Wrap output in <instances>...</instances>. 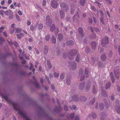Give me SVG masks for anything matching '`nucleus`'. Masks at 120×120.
<instances>
[{
  "label": "nucleus",
  "mask_w": 120,
  "mask_h": 120,
  "mask_svg": "<svg viewBox=\"0 0 120 120\" xmlns=\"http://www.w3.org/2000/svg\"><path fill=\"white\" fill-rule=\"evenodd\" d=\"M12 104L14 109L17 111L19 114L22 116L25 120H31L27 117L24 112L21 110L20 108L19 107V105L17 103L13 102L12 103Z\"/></svg>",
  "instance_id": "obj_1"
},
{
  "label": "nucleus",
  "mask_w": 120,
  "mask_h": 120,
  "mask_svg": "<svg viewBox=\"0 0 120 120\" xmlns=\"http://www.w3.org/2000/svg\"><path fill=\"white\" fill-rule=\"evenodd\" d=\"M77 52V50L74 49L68 54V58L69 59L72 60L74 59V56Z\"/></svg>",
  "instance_id": "obj_2"
},
{
  "label": "nucleus",
  "mask_w": 120,
  "mask_h": 120,
  "mask_svg": "<svg viewBox=\"0 0 120 120\" xmlns=\"http://www.w3.org/2000/svg\"><path fill=\"white\" fill-rule=\"evenodd\" d=\"M109 40L108 38L107 37H105L102 40L101 44L102 45L104 46L108 44Z\"/></svg>",
  "instance_id": "obj_3"
},
{
  "label": "nucleus",
  "mask_w": 120,
  "mask_h": 120,
  "mask_svg": "<svg viewBox=\"0 0 120 120\" xmlns=\"http://www.w3.org/2000/svg\"><path fill=\"white\" fill-rule=\"evenodd\" d=\"M60 6L61 9L66 12H67L69 9L68 6L65 3H61Z\"/></svg>",
  "instance_id": "obj_4"
},
{
  "label": "nucleus",
  "mask_w": 120,
  "mask_h": 120,
  "mask_svg": "<svg viewBox=\"0 0 120 120\" xmlns=\"http://www.w3.org/2000/svg\"><path fill=\"white\" fill-rule=\"evenodd\" d=\"M46 24L48 26H50L51 25L52 21L51 19H50V16L49 15H47L46 18Z\"/></svg>",
  "instance_id": "obj_5"
},
{
  "label": "nucleus",
  "mask_w": 120,
  "mask_h": 120,
  "mask_svg": "<svg viewBox=\"0 0 120 120\" xmlns=\"http://www.w3.org/2000/svg\"><path fill=\"white\" fill-rule=\"evenodd\" d=\"M70 67L72 68L71 70H75L76 68V63L74 61L70 63L69 62Z\"/></svg>",
  "instance_id": "obj_6"
},
{
  "label": "nucleus",
  "mask_w": 120,
  "mask_h": 120,
  "mask_svg": "<svg viewBox=\"0 0 120 120\" xmlns=\"http://www.w3.org/2000/svg\"><path fill=\"white\" fill-rule=\"evenodd\" d=\"M114 75L116 78L117 79H119V78L120 73L118 69H117L116 70H115L114 71Z\"/></svg>",
  "instance_id": "obj_7"
},
{
  "label": "nucleus",
  "mask_w": 120,
  "mask_h": 120,
  "mask_svg": "<svg viewBox=\"0 0 120 120\" xmlns=\"http://www.w3.org/2000/svg\"><path fill=\"white\" fill-rule=\"evenodd\" d=\"M96 43L94 41L92 42L91 44V47L92 49H93L95 50L96 49Z\"/></svg>",
  "instance_id": "obj_8"
},
{
  "label": "nucleus",
  "mask_w": 120,
  "mask_h": 120,
  "mask_svg": "<svg viewBox=\"0 0 120 120\" xmlns=\"http://www.w3.org/2000/svg\"><path fill=\"white\" fill-rule=\"evenodd\" d=\"M51 4L52 7L54 8H56L57 7V3L55 1H52V2Z\"/></svg>",
  "instance_id": "obj_9"
},
{
  "label": "nucleus",
  "mask_w": 120,
  "mask_h": 120,
  "mask_svg": "<svg viewBox=\"0 0 120 120\" xmlns=\"http://www.w3.org/2000/svg\"><path fill=\"white\" fill-rule=\"evenodd\" d=\"M7 41L8 43L9 44L11 45H12L13 44H14L16 47H18V43L17 42L15 41L13 43L12 42H11V41L10 43L9 41L8 40Z\"/></svg>",
  "instance_id": "obj_10"
},
{
  "label": "nucleus",
  "mask_w": 120,
  "mask_h": 120,
  "mask_svg": "<svg viewBox=\"0 0 120 120\" xmlns=\"http://www.w3.org/2000/svg\"><path fill=\"white\" fill-rule=\"evenodd\" d=\"M83 32V31L81 27H79V29L78 32L79 34L82 37L84 36Z\"/></svg>",
  "instance_id": "obj_11"
},
{
  "label": "nucleus",
  "mask_w": 120,
  "mask_h": 120,
  "mask_svg": "<svg viewBox=\"0 0 120 120\" xmlns=\"http://www.w3.org/2000/svg\"><path fill=\"white\" fill-rule=\"evenodd\" d=\"M13 12L11 10H9L6 11L5 12V14L6 15L8 16L13 14Z\"/></svg>",
  "instance_id": "obj_12"
},
{
  "label": "nucleus",
  "mask_w": 120,
  "mask_h": 120,
  "mask_svg": "<svg viewBox=\"0 0 120 120\" xmlns=\"http://www.w3.org/2000/svg\"><path fill=\"white\" fill-rule=\"evenodd\" d=\"M59 14L61 19H63L65 16V14L64 12L60 10L59 11Z\"/></svg>",
  "instance_id": "obj_13"
},
{
  "label": "nucleus",
  "mask_w": 120,
  "mask_h": 120,
  "mask_svg": "<svg viewBox=\"0 0 120 120\" xmlns=\"http://www.w3.org/2000/svg\"><path fill=\"white\" fill-rule=\"evenodd\" d=\"M90 29L91 30V31L93 33H94V30L95 31V32H99V30L97 28H93L92 27H90Z\"/></svg>",
  "instance_id": "obj_14"
},
{
  "label": "nucleus",
  "mask_w": 120,
  "mask_h": 120,
  "mask_svg": "<svg viewBox=\"0 0 120 120\" xmlns=\"http://www.w3.org/2000/svg\"><path fill=\"white\" fill-rule=\"evenodd\" d=\"M52 42L53 44H55L56 42V39L55 36L52 35L50 40Z\"/></svg>",
  "instance_id": "obj_15"
},
{
  "label": "nucleus",
  "mask_w": 120,
  "mask_h": 120,
  "mask_svg": "<svg viewBox=\"0 0 120 120\" xmlns=\"http://www.w3.org/2000/svg\"><path fill=\"white\" fill-rule=\"evenodd\" d=\"M78 12H77V14H75L73 16V19L74 21H75V20H77L78 19V18H79V16L78 15Z\"/></svg>",
  "instance_id": "obj_16"
},
{
  "label": "nucleus",
  "mask_w": 120,
  "mask_h": 120,
  "mask_svg": "<svg viewBox=\"0 0 120 120\" xmlns=\"http://www.w3.org/2000/svg\"><path fill=\"white\" fill-rule=\"evenodd\" d=\"M48 51V48L47 46H44V52L45 54H47Z\"/></svg>",
  "instance_id": "obj_17"
},
{
  "label": "nucleus",
  "mask_w": 120,
  "mask_h": 120,
  "mask_svg": "<svg viewBox=\"0 0 120 120\" xmlns=\"http://www.w3.org/2000/svg\"><path fill=\"white\" fill-rule=\"evenodd\" d=\"M74 43V42L72 41H69L67 43V45L69 46H71Z\"/></svg>",
  "instance_id": "obj_18"
},
{
  "label": "nucleus",
  "mask_w": 120,
  "mask_h": 120,
  "mask_svg": "<svg viewBox=\"0 0 120 120\" xmlns=\"http://www.w3.org/2000/svg\"><path fill=\"white\" fill-rule=\"evenodd\" d=\"M63 38V35L62 34H58V39L59 41L62 40Z\"/></svg>",
  "instance_id": "obj_19"
},
{
  "label": "nucleus",
  "mask_w": 120,
  "mask_h": 120,
  "mask_svg": "<svg viewBox=\"0 0 120 120\" xmlns=\"http://www.w3.org/2000/svg\"><path fill=\"white\" fill-rule=\"evenodd\" d=\"M72 99L73 101L76 102L77 101L79 100L78 97L77 95H75L72 97Z\"/></svg>",
  "instance_id": "obj_20"
},
{
  "label": "nucleus",
  "mask_w": 120,
  "mask_h": 120,
  "mask_svg": "<svg viewBox=\"0 0 120 120\" xmlns=\"http://www.w3.org/2000/svg\"><path fill=\"white\" fill-rule=\"evenodd\" d=\"M86 2V0H80L79 3L82 6H83Z\"/></svg>",
  "instance_id": "obj_21"
},
{
  "label": "nucleus",
  "mask_w": 120,
  "mask_h": 120,
  "mask_svg": "<svg viewBox=\"0 0 120 120\" xmlns=\"http://www.w3.org/2000/svg\"><path fill=\"white\" fill-rule=\"evenodd\" d=\"M110 75L112 82L113 83H114V76H113L112 73V72H111Z\"/></svg>",
  "instance_id": "obj_22"
},
{
  "label": "nucleus",
  "mask_w": 120,
  "mask_h": 120,
  "mask_svg": "<svg viewBox=\"0 0 120 120\" xmlns=\"http://www.w3.org/2000/svg\"><path fill=\"white\" fill-rule=\"evenodd\" d=\"M47 64L48 68L50 69L52 68V66L50 64V61L49 60H47Z\"/></svg>",
  "instance_id": "obj_23"
},
{
  "label": "nucleus",
  "mask_w": 120,
  "mask_h": 120,
  "mask_svg": "<svg viewBox=\"0 0 120 120\" xmlns=\"http://www.w3.org/2000/svg\"><path fill=\"white\" fill-rule=\"evenodd\" d=\"M100 119L101 120H104V117L105 116V115L104 113L103 112H102L100 114Z\"/></svg>",
  "instance_id": "obj_24"
},
{
  "label": "nucleus",
  "mask_w": 120,
  "mask_h": 120,
  "mask_svg": "<svg viewBox=\"0 0 120 120\" xmlns=\"http://www.w3.org/2000/svg\"><path fill=\"white\" fill-rule=\"evenodd\" d=\"M101 59L102 61H104L106 59V57L104 54H103L101 56Z\"/></svg>",
  "instance_id": "obj_25"
},
{
  "label": "nucleus",
  "mask_w": 120,
  "mask_h": 120,
  "mask_svg": "<svg viewBox=\"0 0 120 120\" xmlns=\"http://www.w3.org/2000/svg\"><path fill=\"white\" fill-rule=\"evenodd\" d=\"M101 94L102 96L104 97H106L107 96V92L105 90H103L102 91Z\"/></svg>",
  "instance_id": "obj_26"
},
{
  "label": "nucleus",
  "mask_w": 120,
  "mask_h": 120,
  "mask_svg": "<svg viewBox=\"0 0 120 120\" xmlns=\"http://www.w3.org/2000/svg\"><path fill=\"white\" fill-rule=\"evenodd\" d=\"M115 109L117 113L119 114L120 113V106L117 105L115 108Z\"/></svg>",
  "instance_id": "obj_27"
},
{
  "label": "nucleus",
  "mask_w": 120,
  "mask_h": 120,
  "mask_svg": "<svg viewBox=\"0 0 120 120\" xmlns=\"http://www.w3.org/2000/svg\"><path fill=\"white\" fill-rule=\"evenodd\" d=\"M96 35L95 34L93 33L92 35H90V39H94L96 38Z\"/></svg>",
  "instance_id": "obj_28"
},
{
  "label": "nucleus",
  "mask_w": 120,
  "mask_h": 120,
  "mask_svg": "<svg viewBox=\"0 0 120 120\" xmlns=\"http://www.w3.org/2000/svg\"><path fill=\"white\" fill-rule=\"evenodd\" d=\"M80 99L79 100L80 101H85V100H86L87 99L84 96H81L80 97Z\"/></svg>",
  "instance_id": "obj_29"
},
{
  "label": "nucleus",
  "mask_w": 120,
  "mask_h": 120,
  "mask_svg": "<svg viewBox=\"0 0 120 120\" xmlns=\"http://www.w3.org/2000/svg\"><path fill=\"white\" fill-rule=\"evenodd\" d=\"M55 28V26L54 24H53L52 26L50 28V30L51 31L53 32L54 31Z\"/></svg>",
  "instance_id": "obj_30"
},
{
  "label": "nucleus",
  "mask_w": 120,
  "mask_h": 120,
  "mask_svg": "<svg viewBox=\"0 0 120 120\" xmlns=\"http://www.w3.org/2000/svg\"><path fill=\"white\" fill-rule=\"evenodd\" d=\"M22 30L21 28H17L16 29V31L15 32V33H19L20 32L22 31Z\"/></svg>",
  "instance_id": "obj_31"
},
{
  "label": "nucleus",
  "mask_w": 120,
  "mask_h": 120,
  "mask_svg": "<svg viewBox=\"0 0 120 120\" xmlns=\"http://www.w3.org/2000/svg\"><path fill=\"white\" fill-rule=\"evenodd\" d=\"M111 85L110 82H108L106 84L105 88L106 89H108L110 87Z\"/></svg>",
  "instance_id": "obj_32"
},
{
  "label": "nucleus",
  "mask_w": 120,
  "mask_h": 120,
  "mask_svg": "<svg viewBox=\"0 0 120 120\" xmlns=\"http://www.w3.org/2000/svg\"><path fill=\"white\" fill-rule=\"evenodd\" d=\"M90 85V84L89 83H88L87 84L86 87V91H87L89 90Z\"/></svg>",
  "instance_id": "obj_33"
},
{
  "label": "nucleus",
  "mask_w": 120,
  "mask_h": 120,
  "mask_svg": "<svg viewBox=\"0 0 120 120\" xmlns=\"http://www.w3.org/2000/svg\"><path fill=\"white\" fill-rule=\"evenodd\" d=\"M85 86V84L84 83H82L79 85V87L81 90H82Z\"/></svg>",
  "instance_id": "obj_34"
},
{
  "label": "nucleus",
  "mask_w": 120,
  "mask_h": 120,
  "mask_svg": "<svg viewBox=\"0 0 120 120\" xmlns=\"http://www.w3.org/2000/svg\"><path fill=\"white\" fill-rule=\"evenodd\" d=\"M88 69L87 68H86L85 70V75H86V77L87 78L88 77Z\"/></svg>",
  "instance_id": "obj_35"
},
{
  "label": "nucleus",
  "mask_w": 120,
  "mask_h": 120,
  "mask_svg": "<svg viewBox=\"0 0 120 120\" xmlns=\"http://www.w3.org/2000/svg\"><path fill=\"white\" fill-rule=\"evenodd\" d=\"M97 90L95 88L94 85L93 87V92L94 94H95L96 93Z\"/></svg>",
  "instance_id": "obj_36"
},
{
  "label": "nucleus",
  "mask_w": 120,
  "mask_h": 120,
  "mask_svg": "<svg viewBox=\"0 0 120 120\" xmlns=\"http://www.w3.org/2000/svg\"><path fill=\"white\" fill-rule=\"evenodd\" d=\"M100 22L102 24H105V22H104L103 17H102L100 18Z\"/></svg>",
  "instance_id": "obj_37"
},
{
  "label": "nucleus",
  "mask_w": 120,
  "mask_h": 120,
  "mask_svg": "<svg viewBox=\"0 0 120 120\" xmlns=\"http://www.w3.org/2000/svg\"><path fill=\"white\" fill-rule=\"evenodd\" d=\"M99 108L101 110H102L104 108V106L103 104L101 103L99 105Z\"/></svg>",
  "instance_id": "obj_38"
},
{
  "label": "nucleus",
  "mask_w": 120,
  "mask_h": 120,
  "mask_svg": "<svg viewBox=\"0 0 120 120\" xmlns=\"http://www.w3.org/2000/svg\"><path fill=\"white\" fill-rule=\"evenodd\" d=\"M95 100V98H94L91 101V102L90 103V104L93 105L94 103V102Z\"/></svg>",
  "instance_id": "obj_39"
},
{
  "label": "nucleus",
  "mask_w": 120,
  "mask_h": 120,
  "mask_svg": "<svg viewBox=\"0 0 120 120\" xmlns=\"http://www.w3.org/2000/svg\"><path fill=\"white\" fill-rule=\"evenodd\" d=\"M103 101L104 102L105 104L106 105V107L107 108L108 107V104L106 100L104 99L103 100Z\"/></svg>",
  "instance_id": "obj_40"
},
{
  "label": "nucleus",
  "mask_w": 120,
  "mask_h": 120,
  "mask_svg": "<svg viewBox=\"0 0 120 120\" xmlns=\"http://www.w3.org/2000/svg\"><path fill=\"white\" fill-rule=\"evenodd\" d=\"M43 27V25L41 23H40L38 25V27L39 29H42Z\"/></svg>",
  "instance_id": "obj_41"
},
{
  "label": "nucleus",
  "mask_w": 120,
  "mask_h": 120,
  "mask_svg": "<svg viewBox=\"0 0 120 120\" xmlns=\"http://www.w3.org/2000/svg\"><path fill=\"white\" fill-rule=\"evenodd\" d=\"M90 50V48L89 47H88L87 46L86 47V48L85 49V51H86V52L87 53H88L89 52Z\"/></svg>",
  "instance_id": "obj_42"
},
{
  "label": "nucleus",
  "mask_w": 120,
  "mask_h": 120,
  "mask_svg": "<svg viewBox=\"0 0 120 120\" xmlns=\"http://www.w3.org/2000/svg\"><path fill=\"white\" fill-rule=\"evenodd\" d=\"M79 55H77L76 56L75 59V61L77 62H78L79 61Z\"/></svg>",
  "instance_id": "obj_43"
},
{
  "label": "nucleus",
  "mask_w": 120,
  "mask_h": 120,
  "mask_svg": "<svg viewBox=\"0 0 120 120\" xmlns=\"http://www.w3.org/2000/svg\"><path fill=\"white\" fill-rule=\"evenodd\" d=\"M64 73L61 74L60 76V79H63L64 78Z\"/></svg>",
  "instance_id": "obj_44"
},
{
  "label": "nucleus",
  "mask_w": 120,
  "mask_h": 120,
  "mask_svg": "<svg viewBox=\"0 0 120 120\" xmlns=\"http://www.w3.org/2000/svg\"><path fill=\"white\" fill-rule=\"evenodd\" d=\"M2 98H4L5 100L8 101V97L6 96H4L2 95Z\"/></svg>",
  "instance_id": "obj_45"
},
{
  "label": "nucleus",
  "mask_w": 120,
  "mask_h": 120,
  "mask_svg": "<svg viewBox=\"0 0 120 120\" xmlns=\"http://www.w3.org/2000/svg\"><path fill=\"white\" fill-rule=\"evenodd\" d=\"M50 36L49 35H47L45 37V39L46 41H48L49 40Z\"/></svg>",
  "instance_id": "obj_46"
},
{
  "label": "nucleus",
  "mask_w": 120,
  "mask_h": 120,
  "mask_svg": "<svg viewBox=\"0 0 120 120\" xmlns=\"http://www.w3.org/2000/svg\"><path fill=\"white\" fill-rule=\"evenodd\" d=\"M59 74L58 73H56V72H55L54 74V76L55 77H57L59 76Z\"/></svg>",
  "instance_id": "obj_47"
},
{
  "label": "nucleus",
  "mask_w": 120,
  "mask_h": 120,
  "mask_svg": "<svg viewBox=\"0 0 120 120\" xmlns=\"http://www.w3.org/2000/svg\"><path fill=\"white\" fill-rule=\"evenodd\" d=\"M93 119L95 118L96 117V114L94 113H92L91 115Z\"/></svg>",
  "instance_id": "obj_48"
},
{
  "label": "nucleus",
  "mask_w": 120,
  "mask_h": 120,
  "mask_svg": "<svg viewBox=\"0 0 120 120\" xmlns=\"http://www.w3.org/2000/svg\"><path fill=\"white\" fill-rule=\"evenodd\" d=\"M70 79L69 78L68 79L66 80V83L68 85H69L70 83Z\"/></svg>",
  "instance_id": "obj_49"
},
{
  "label": "nucleus",
  "mask_w": 120,
  "mask_h": 120,
  "mask_svg": "<svg viewBox=\"0 0 120 120\" xmlns=\"http://www.w3.org/2000/svg\"><path fill=\"white\" fill-rule=\"evenodd\" d=\"M30 29L32 31H33L34 30V28L33 25H31L30 27Z\"/></svg>",
  "instance_id": "obj_50"
},
{
  "label": "nucleus",
  "mask_w": 120,
  "mask_h": 120,
  "mask_svg": "<svg viewBox=\"0 0 120 120\" xmlns=\"http://www.w3.org/2000/svg\"><path fill=\"white\" fill-rule=\"evenodd\" d=\"M109 4H111L112 3V0H105Z\"/></svg>",
  "instance_id": "obj_51"
},
{
  "label": "nucleus",
  "mask_w": 120,
  "mask_h": 120,
  "mask_svg": "<svg viewBox=\"0 0 120 120\" xmlns=\"http://www.w3.org/2000/svg\"><path fill=\"white\" fill-rule=\"evenodd\" d=\"M91 60H92V62H91L90 63L92 65H93V64H94V58L93 57H92Z\"/></svg>",
  "instance_id": "obj_52"
},
{
  "label": "nucleus",
  "mask_w": 120,
  "mask_h": 120,
  "mask_svg": "<svg viewBox=\"0 0 120 120\" xmlns=\"http://www.w3.org/2000/svg\"><path fill=\"white\" fill-rule=\"evenodd\" d=\"M91 10L93 11H96V9L95 8V7H94L93 6L91 5Z\"/></svg>",
  "instance_id": "obj_53"
},
{
  "label": "nucleus",
  "mask_w": 120,
  "mask_h": 120,
  "mask_svg": "<svg viewBox=\"0 0 120 120\" xmlns=\"http://www.w3.org/2000/svg\"><path fill=\"white\" fill-rule=\"evenodd\" d=\"M34 85L35 86L37 87H39V85L36 82H35L34 83Z\"/></svg>",
  "instance_id": "obj_54"
},
{
  "label": "nucleus",
  "mask_w": 120,
  "mask_h": 120,
  "mask_svg": "<svg viewBox=\"0 0 120 120\" xmlns=\"http://www.w3.org/2000/svg\"><path fill=\"white\" fill-rule=\"evenodd\" d=\"M45 77L46 79L47 80V81L48 82V83L49 84L50 83V82L48 76H47L46 75H45Z\"/></svg>",
  "instance_id": "obj_55"
},
{
  "label": "nucleus",
  "mask_w": 120,
  "mask_h": 120,
  "mask_svg": "<svg viewBox=\"0 0 120 120\" xmlns=\"http://www.w3.org/2000/svg\"><path fill=\"white\" fill-rule=\"evenodd\" d=\"M85 78V76L84 75H83L81 76L80 77V81H82Z\"/></svg>",
  "instance_id": "obj_56"
},
{
  "label": "nucleus",
  "mask_w": 120,
  "mask_h": 120,
  "mask_svg": "<svg viewBox=\"0 0 120 120\" xmlns=\"http://www.w3.org/2000/svg\"><path fill=\"white\" fill-rule=\"evenodd\" d=\"M16 17L18 21H20V19L19 16L18 15H16Z\"/></svg>",
  "instance_id": "obj_57"
},
{
  "label": "nucleus",
  "mask_w": 120,
  "mask_h": 120,
  "mask_svg": "<svg viewBox=\"0 0 120 120\" xmlns=\"http://www.w3.org/2000/svg\"><path fill=\"white\" fill-rule=\"evenodd\" d=\"M15 31V29L14 28L12 29H11L10 31L11 34H12L14 33Z\"/></svg>",
  "instance_id": "obj_58"
},
{
  "label": "nucleus",
  "mask_w": 120,
  "mask_h": 120,
  "mask_svg": "<svg viewBox=\"0 0 120 120\" xmlns=\"http://www.w3.org/2000/svg\"><path fill=\"white\" fill-rule=\"evenodd\" d=\"M9 15L10 16L8 17V18L9 19H13V14Z\"/></svg>",
  "instance_id": "obj_59"
},
{
  "label": "nucleus",
  "mask_w": 120,
  "mask_h": 120,
  "mask_svg": "<svg viewBox=\"0 0 120 120\" xmlns=\"http://www.w3.org/2000/svg\"><path fill=\"white\" fill-rule=\"evenodd\" d=\"M84 70L82 69H81L79 71L80 75L81 74L82 75V73H83V72Z\"/></svg>",
  "instance_id": "obj_60"
},
{
  "label": "nucleus",
  "mask_w": 120,
  "mask_h": 120,
  "mask_svg": "<svg viewBox=\"0 0 120 120\" xmlns=\"http://www.w3.org/2000/svg\"><path fill=\"white\" fill-rule=\"evenodd\" d=\"M75 114L74 113H71L70 115V117L71 118H73L75 116Z\"/></svg>",
  "instance_id": "obj_61"
},
{
  "label": "nucleus",
  "mask_w": 120,
  "mask_h": 120,
  "mask_svg": "<svg viewBox=\"0 0 120 120\" xmlns=\"http://www.w3.org/2000/svg\"><path fill=\"white\" fill-rule=\"evenodd\" d=\"M74 9L72 8H71V14H73L74 12Z\"/></svg>",
  "instance_id": "obj_62"
},
{
  "label": "nucleus",
  "mask_w": 120,
  "mask_h": 120,
  "mask_svg": "<svg viewBox=\"0 0 120 120\" xmlns=\"http://www.w3.org/2000/svg\"><path fill=\"white\" fill-rule=\"evenodd\" d=\"M4 11L3 10H1L0 11V14L1 15L3 16Z\"/></svg>",
  "instance_id": "obj_63"
},
{
  "label": "nucleus",
  "mask_w": 120,
  "mask_h": 120,
  "mask_svg": "<svg viewBox=\"0 0 120 120\" xmlns=\"http://www.w3.org/2000/svg\"><path fill=\"white\" fill-rule=\"evenodd\" d=\"M79 116H76L75 117V120H79Z\"/></svg>",
  "instance_id": "obj_64"
}]
</instances>
